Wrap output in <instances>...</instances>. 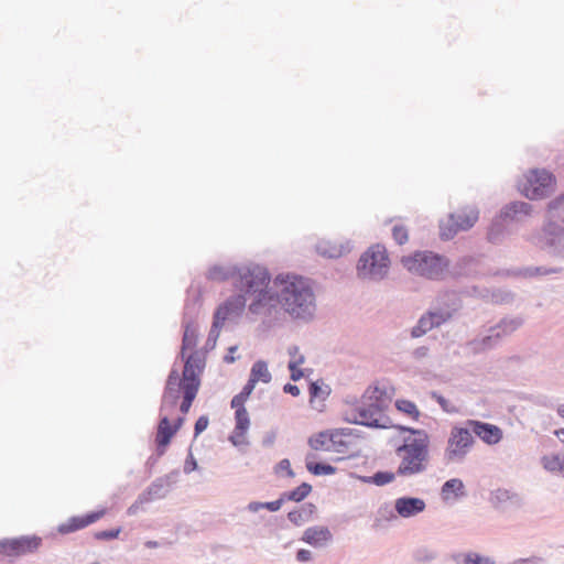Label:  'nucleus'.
I'll return each instance as SVG.
<instances>
[{
    "instance_id": "49530a36",
    "label": "nucleus",
    "mask_w": 564,
    "mask_h": 564,
    "mask_svg": "<svg viewBox=\"0 0 564 564\" xmlns=\"http://www.w3.org/2000/svg\"><path fill=\"white\" fill-rule=\"evenodd\" d=\"M224 318L223 317H213V323L210 330L207 336L206 345L214 347L216 345V341L219 337V332L221 327L224 326Z\"/></svg>"
},
{
    "instance_id": "6e6d98bb",
    "label": "nucleus",
    "mask_w": 564,
    "mask_h": 564,
    "mask_svg": "<svg viewBox=\"0 0 564 564\" xmlns=\"http://www.w3.org/2000/svg\"><path fill=\"white\" fill-rule=\"evenodd\" d=\"M274 471L275 474H280V471H285L286 473V476L289 478H293L295 476L292 467H291V463L288 458H283L281 459L274 467Z\"/></svg>"
},
{
    "instance_id": "052dcab7",
    "label": "nucleus",
    "mask_w": 564,
    "mask_h": 564,
    "mask_svg": "<svg viewBox=\"0 0 564 564\" xmlns=\"http://www.w3.org/2000/svg\"><path fill=\"white\" fill-rule=\"evenodd\" d=\"M288 519L290 522L297 527L305 523L304 518L302 517L301 512L297 509L290 511L288 513Z\"/></svg>"
},
{
    "instance_id": "37998d69",
    "label": "nucleus",
    "mask_w": 564,
    "mask_h": 564,
    "mask_svg": "<svg viewBox=\"0 0 564 564\" xmlns=\"http://www.w3.org/2000/svg\"><path fill=\"white\" fill-rule=\"evenodd\" d=\"M541 464L543 468L550 473H557L563 470L562 462L560 455L557 454L542 456Z\"/></svg>"
},
{
    "instance_id": "39448f33",
    "label": "nucleus",
    "mask_w": 564,
    "mask_h": 564,
    "mask_svg": "<svg viewBox=\"0 0 564 564\" xmlns=\"http://www.w3.org/2000/svg\"><path fill=\"white\" fill-rule=\"evenodd\" d=\"M401 263L409 272L432 281L443 280L451 264L447 257L431 250H417L402 257Z\"/></svg>"
},
{
    "instance_id": "ddd939ff",
    "label": "nucleus",
    "mask_w": 564,
    "mask_h": 564,
    "mask_svg": "<svg viewBox=\"0 0 564 564\" xmlns=\"http://www.w3.org/2000/svg\"><path fill=\"white\" fill-rule=\"evenodd\" d=\"M352 414L354 419L345 417V421L370 429H389L391 426L389 417L382 415L379 406H371L362 399L352 409Z\"/></svg>"
},
{
    "instance_id": "c85d7f7f",
    "label": "nucleus",
    "mask_w": 564,
    "mask_h": 564,
    "mask_svg": "<svg viewBox=\"0 0 564 564\" xmlns=\"http://www.w3.org/2000/svg\"><path fill=\"white\" fill-rule=\"evenodd\" d=\"M272 380V375L268 369V364L264 360H257L253 362L248 381L253 386L258 382L269 383Z\"/></svg>"
},
{
    "instance_id": "58836bf2",
    "label": "nucleus",
    "mask_w": 564,
    "mask_h": 564,
    "mask_svg": "<svg viewBox=\"0 0 564 564\" xmlns=\"http://www.w3.org/2000/svg\"><path fill=\"white\" fill-rule=\"evenodd\" d=\"M426 315L430 319V325L432 326V328H437L453 318L449 312L443 311L438 307L435 310L427 311Z\"/></svg>"
},
{
    "instance_id": "13d9d810",
    "label": "nucleus",
    "mask_w": 564,
    "mask_h": 564,
    "mask_svg": "<svg viewBox=\"0 0 564 564\" xmlns=\"http://www.w3.org/2000/svg\"><path fill=\"white\" fill-rule=\"evenodd\" d=\"M544 560L541 556L520 557L513 560L509 564H543Z\"/></svg>"
},
{
    "instance_id": "69168bd1",
    "label": "nucleus",
    "mask_w": 564,
    "mask_h": 564,
    "mask_svg": "<svg viewBox=\"0 0 564 564\" xmlns=\"http://www.w3.org/2000/svg\"><path fill=\"white\" fill-rule=\"evenodd\" d=\"M427 354H429V348L426 346H420L414 349L412 355L415 359H422V358L426 357Z\"/></svg>"
},
{
    "instance_id": "7c9ffc66",
    "label": "nucleus",
    "mask_w": 564,
    "mask_h": 564,
    "mask_svg": "<svg viewBox=\"0 0 564 564\" xmlns=\"http://www.w3.org/2000/svg\"><path fill=\"white\" fill-rule=\"evenodd\" d=\"M311 491L312 485L304 481L296 488L282 492L280 497L282 503L285 501L301 502L311 494Z\"/></svg>"
},
{
    "instance_id": "a19ab883",
    "label": "nucleus",
    "mask_w": 564,
    "mask_h": 564,
    "mask_svg": "<svg viewBox=\"0 0 564 564\" xmlns=\"http://www.w3.org/2000/svg\"><path fill=\"white\" fill-rule=\"evenodd\" d=\"M430 324H431L430 319H429L426 313H424L419 318L416 324L412 327V329H411V337L412 338H420V337L424 336L427 332L433 329Z\"/></svg>"
},
{
    "instance_id": "9d476101",
    "label": "nucleus",
    "mask_w": 564,
    "mask_h": 564,
    "mask_svg": "<svg viewBox=\"0 0 564 564\" xmlns=\"http://www.w3.org/2000/svg\"><path fill=\"white\" fill-rule=\"evenodd\" d=\"M556 184L555 176L545 169H533L521 184V193L529 199H542L549 196Z\"/></svg>"
},
{
    "instance_id": "393cba45",
    "label": "nucleus",
    "mask_w": 564,
    "mask_h": 564,
    "mask_svg": "<svg viewBox=\"0 0 564 564\" xmlns=\"http://www.w3.org/2000/svg\"><path fill=\"white\" fill-rule=\"evenodd\" d=\"M361 399L366 401L368 404L377 405L380 408V412L382 413L383 410L388 406L390 402V395L387 392V389L384 387L380 386H370L366 389L364 392Z\"/></svg>"
},
{
    "instance_id": "c756f323",
    "label": "nucleus",
    "mask_w": 564,
    "mask_h": 564,
    "mask_svg": "<svg viewBox=\"0 0 564 564\" xmlns=\"http://www.w3.org/2000/svg\"><path fill=\"white\" fill-rule=\"evenodd\" d=\"M449 494H454L456 499L466 495L465 485L462 479L451 478L442 485L441 496L443 501H447L449 499Z\"/></svg>"
},
{
    "instance_id": "aec40b11",
    "label": "nucleus",
    "mask_w": 564,
    "mask_h": 564,
    "mask_svg": "<svg viewBox=\"0 0 564 564\" xmlns=\"http://www.w3.org/2000/svg\"><path fill=\"white\" fill-rule=\"evenodd\" d=\"M176 434L172 427L170 415L160 412V420L156 426L154 444L158 445V455H164Z\"/></svg>"
},
{
    "instance_id": "c9c22d12",
    "label": "nucleus",
    "mask_w": 564,
    "mask_h": 564,
    "mask_svg": "<svg viewBox=\"0 0 564 564\" xmlns=\"http://www.w3.org/2000/svg\"><path fill=\"white\" fill-rule=\"evenodd\" d=\"M316 251L318 254L329 259L339 258L346 252L344 246H330L326 241L317 243Z\"/></svg>"
},
{
    "instance_id": "3c124183",
    "label": "nucleus",
    "mask_w": 564,
    "mask_h": 564,
    "mask_svg": "<svg viewBox=\"0 0 564 564\" xmlns=\"http://www.w3.org/2000/svg\"><path fill=\"white\" fill-rule=\"evenodd\" d=\"M328 442V430L322 431L308 438V445L316 451L324 448Z\"/></svg>"
},
{
    "instance_id": "1a4fd4ad",
    "label": "nucleus",
    "mask_w": 564,
    "mask_h": 564,
    "mask_svg": "<svg viewBox=\"0 0 564 564\" xmlns=\"http://www.w3.org/2000/svg\"><path fill=\"white\" fill-rule=\"evenodd\" d=\"M262 270L267 273L264 281H254L253 290L250 292H243L245 294L252 295L253 300L249 304V312L254 315L271 314V311L280 305L279 291H272L269 289L271 275L267 268L262 267Z\"/></svg>"
},
{
    "instance_id": "72a5a7b5",
    "label": "nucleus",
    "mask_w": 564,
    "mask_h": 564,
    "mask_svg": "<svg viewBox=\"0 0 564 564\" xmlns=\"http://www.w3.org/2000/svg\"><path fill=\"white\" fill-rule=\"evenodd\" d=\"M305 467L314 476H328L337 471L335 466L324 462H312L308 457L306 458Z\"/></svg>"
},
{
    "instance_id": "4c0bfd02",
    "label": "nucleus",
    "mask_w": 564,
    "mask_h": 564,
    "mask_svg": "<svg viewBox=\"0 0 564 564\" xmlns=\"http://www.w3.org/2000/svg\"><path fill=\"white\" fill-rule=\"evenodd\" d=\"M394 406L398 411L409 415L413 420H419L421 415V412L417 409L416 404L411 400L398 399L394 403Z\"/></svg>"
},
{
    "instance_id": "8fccbe9b",
    "label": "nucleus",
    "mask_w": 564,
    "mask_h": 564,
    "mask_svg": "<svg viewBox=\"0 0 564 564\" xmlns=\"http://www.w3.org/2000/svg\"><path fill=\"white\" fill-rule=\"evenodd\" d=\"M304 356H300L296 360L289 361L288 368L290 370V379L292 381H299L303 376V370L299 367L304 362Z\"/></svg>"
},
{
    "instance_id": "79ce46f5",
    "label": "nucleus",
    "mask_w": 564,
    "mask_h": 564,
    "mask_svg": "<svg viewBox=\"0 0 564 564\" xmlns=\"http://www.w3.org/2000/svg\"><path fill=\"white\" fill-rule=\"evenodd\" d=\"M254 387L256 386H253L250 381H247L241 391L231 399L230 406H245V403L251 395Z\"/></svg>"
},
{
    "instance_id": "dca6fc26",
    "label": "nucleus",
    "mask_w": 564,
    "mask_h": 564,
    "mask_svg": "<svg viewBox=\"0 0 564 564\" xmlns=\"http://www.w3.org/2000/svg\"><path fill=\"white\" fill-rule=\"evenodd\" d=\"M478 219V212L470 210L469 213L451 214L448 226L441 225V238L449 240L460 230L470 229Z\"/></svg>"
},
{
    "instance_id": "4468645a",
    "label": "nucleus",
    "mask_w": 564,
    "mask_h": 564,
    "mask_svg": "<svg viewBox=\"0 0 564 564\" xmlns=\"http://www.w3.org/2000/svg\"><path fill=\"white\" fill-rule=\"evenodd\" d=\"M540 248L564 261V226L544 223L539 237Z\"/></svg>"
},
{
    "instance_id": "4be33fe9",
    "label": "nucleus",
    "mask_w": 564,
    "mask_h": 564,
    "mask_svg": "<svg viewBox=\"0 0 564 564\" xmlns=\"http://www.w3.org/2000/svg\"><path fill=\"white\" fill-rule=\"evenodd\" d=\"M425 508V501L419 497L402 496L394 500V510L404 519L415 517L423 512Z\"/></svg>"
},
{
    "instance_id": "a211bd4d",
    "label": "nucleus",
    "mask_w": 564,
    "mask_h": 564,
    "mask_svg": "<svg viewBox=\"0 0 564 564\" xmlns=\"http://www.w3.org/2000/svg\"><path fill=\"white\" fill-rule=\"evenodd\" d=\"M466 424L470 426L473 436L476 435L488 445H496L502 440V430L498 425L478 420H467Z\"/></svg>"
},
{
    "instance_id": "5701e85b",
    "label": "nucleus",
    "mask_w": 564,
    "mask_h": 564,
    "mask_svg": "<svg viewBox=\"0 0 564 564\" xmlns=\"http://www.w3.org/2000/svg\"><path fill=\"white\" fill-rule=\"evenodd\" d=\"M313 547H324L333 541V534L327 527L314 525L307 528L301 539Z\"/></svg>"
},
{
    "instance_id": "b1692460",
    "label": "nucleus",
    "mask_w": 564,
    "mask_h": 564,
    "mask_svg": "<svg viewBox=\"0 0 564 564\" xmlns=\"http://www.w3.org/2000/svg\"><path fill=\"white\" fill-rule=\"evenodd\" d=\"M235 409V427L232 434L229 436V441L234 446H239L236 441V436H245L250 426V417L246 406H231Z\"/></svg>"
},
{
    "instance_id": "09e8293b",
    "label": "nucleus",
    "mask_w": 564,
    "mask_h": 564,
    "mask_svg": "<svg viewBox=\"0 0 564 564\" xmlns=\"http://www.w3.org/2000/svg\"><path fill=\"white\" fill-rule=\"evenodd\" d=\"M328 441L338 453H343V448L348 447V443L344 440L343 433L337 429L328 430Z\"/></svg>"
},
{
    "instance_id": "6ab92c4d",
    "label": "nucleus",
    "mask_w": 564,
    "mask_h": 564,
    "mask_svg": "<svg viewBox=\"0 0 564 564\" xmlns=\"http://www.w3.org/2000/svg\"><path fill=\"white\" fill-rule=\"evenodd\" d=\"M106 509H100L84 516L72 517L67 521L58 525V532L62 534H68L85 529L86 527L100 520L106 514Z\"/></svg>"
},
{
    "instance_id": "f3484780",
    "label": "nucleus",
    "mask_w": 564,
    "mask_h": 564,
    "mask_svg": "<svg viewBox=\"0 0 564 564\" xmlns=\"http://www.w3.org/2000/svg\"><path fill=\"white\" fill-rule=\"evenodd\" d=\"M178 476L180 470L174 469L164 476L158 477L148 487L147 494L143 492V502L166 497L173 486L177 482Z\"/></svg>"
},
{
    "instance_id": "2f4dec72",
    "label": "nucleus",
    "mask_w": 564,
    "mask_h": 564,
    "mask_svg": "<svg viewBox=\"0 0 564 564\" xmlns=\"http://www.w3.org/2000/svg\"><path fill=\"white\" fill-rule=\"evenodd\" d=\"M397 476V470H378L370 476L362 477V481L366 484H371L381 487L392 482Z\"/></svg>"
},
{
    "instance_id": "bf43d9fd",
    "label": "nucleus",
    "mask_w": 564,
    "mask_h": 564,
    "mask_svg": "<svg viewBox=\"0 0 564 564\" xmlns=\"http://www.w3.org/2000/svg\"><path fill=\"white\" fill-rule=\"evenodd\" d=\"M119 533H120V529L98 531L95 533V538L97 540H110V539L117 538L119 535Z\"/></svg>"
},
{
    "instance_id": "ea45409f",
    "label": "nucleus",
    "mask_w": 564,
    "mask_h": 564,
    "mask_svg": "<svg viewBox=\"0 0 564 564\" xmlns=\"http://www.w3.org/2000/svg\"><path fill=\"white\" fill-rule=\"evenodd\" d=\"M282 500L281 497L274 501H267V502H260V501H251L248 503L247 509L250 512H258L260 509H267L270 512H276L282 507Z\"/></svg>"
},
{
    "instance_id": "603ef678",
    "label": "nucleus",
    "mask_w": 564,
    "mask_h": 564,
    "mask_svg": "<svg viewBox=\"0 0 564 564\" xmlns=\"http://www.w3.org/2000/svg\"><path fill=\"white\" fill-rule=\"evenodd\" d=\"M392 238L397 245L402 246L409 240V232L405 226L397 224L392 227Z\"/></svg>"
},
{
    "instance_id": "2eb2a0df",
    "label": "nucleus",
    "mask_w": 564,
    "mask_h": 564,
    "mask_svg": "<svg viewBox=\"0 0 564 564\" xmlns=\"http://www.w3.org/2000/svg\"><path fill=\"white\" fill-rule=\"evenodd\" d=\"M42 545V539L36 535H22L0 540V555L20 557L36 552Z\"/></svg>"
},
{
    "instance_id": "f704fd0d",
    "label": "nucleus",
    "mask_w": 564,
    "mask_h": 564,
    "mask_svg": "<svg viewBox=\"0 0 564 564\" xmlns=\"http://www.w3.org/2000/svg\"><path fill=\"white\" fill-rule=\"evenodd\" d=\"M330 387L325 384L323 380L311 381L308 384V393L311 403L315 399L325 400L330 394Z\"/></svg>"
},
{
    "instance_id": "680f3d73",
    "label": "nucleus",
    "mask_w": 564,
    "mask_h": 564,
    "mask_svg": "<svg viewBox=\"0 0 564 564\" xmlns=\"http://www.w3.org/2000/svg\"><path fill=\"white\" fill-rule=\"evenodd\" d=\"M295 557L299 562H308L312 560V552L306 549H299Z\"/></svg>"
},
{
    "instance_id": "20e7f679",
    "label": "nucleus",
    "mask_w": 564,
    "mask_h": 564,
    "mask_svg": "<svg viewBox=\"0 0 564 564\" xmlns=\"http://www.w3.org/2000/svg\"><path fill=\"white\" fill-rule=\"evenodd\" d=\"M265 272L262 265L248 264V265H220L215 264L210 267L206 273V278L213 282H225L234 280V286L241 292H250L257 283L254 281H264Z\"/></svg>"
},
{
    "instance_id": "412c9836",
    "label": "nucleus",
    "mask_w": 564,
    "mask_h": 564,
    "mask_svg": "<svg viewBox=\"0 0 564 564\" xmlns=\"http://www.w3.org/2000/svg\"><path fill=\"white\" fill-rule=\"evenodd\" d=\"M247 295L243 292L239 291V293L229 296L225 302H223L215 311V317H223L224 323L231 316H240L247 304Z\"/></svg>"
},
{
    "instance_id": "7ed1b4c3",
    "label": "nucleus",
    "mask_w": 564,
    "mask_h": 564,
    "mask_svg": "<svg viewBox=\"0 0 564 564\" xmlns=\"http://www.w3.org/2000/svg\"><path fill=\"white\" fill-rule=\"evenodd\" d=\"M394 454L400 458L397 467L399 477H411L422 474L427 468L430 454V436L417 438L402 437L394 446Z\"/></svg>"
},
{
    "instance_id": "5fc2aeb1",
    "label": "nucleus",
    "mask_w": 564,
    "mask_h": 564,
    "mask_svg": "<svg viewBox=\"0 0 564 564\" xmlns=\"http://www.w3.org/2000/svg\"><path fill=\"white\" fill-rule=\"evenodd\" d=\"M209 424V417L207 415H200L194 424V438L198 437Z\"/></svg>"
},
{
    "instance_id": "a18cd8bd",
    "label": "nucleus",
    "mask_w": 564,
    "mask_h": 564,
    "mask_svg": "<svg viewBox=\"0 0 564 564\" xmlns=\"http://www.w3.org/2000/svg\"><path fill=\"white\" fill-rule=\"evenodd\" d=\"M473 263V258L470 257H464L459 259L456 264L453 267L452 275L454 278L459 276H469L470 272L468 267Z\"/></svg>"
},
{
    "instance_id": "e433bc0d",
    "label": "nucleus",
    "mask_w": 564,
    "mask_h": 564,
    "mask_svg": "<svg viewBox=\"0 0 564 564\" xmlns=\"http://www.w3.org/2000/svg\"><path fill=\"white\" fill-rule=\"evenodd\" d=\"M460 557L462 555L454 556V560L457 564H496L492 558L482 556L475 552L464 554L462 561Z\"/></svg>"
},
{
    "instance_id": "a878e982",
    "label": "nucleus",
    "mask_w": 564,
    "mask_h": 564,
    "mask_svg": "<svg viewBox=\"0 0 564 564\" xmlns=\"http://www.w3.org/2000/svg\"><path fill=\"white\" fill-rule=\"evenodd\" d=\"M544 223H553L564 226V194H561L549 202Z\"/></svg>"
},
{
    "instance_id": "bb28decb",
    "label": "nucleus",
    "mask_w": 564,
    "mask_h": 564,
    "mask_svg": "<svg viewBox=\"0 0 564 564\" xmlns=\"http://www.w3.org/2000/svg\"><path fill=\"white\" fill-rule=\"evenodd\" d=\"M491 505L498 509L501 508L507 502L519 505L521 502V497L509 489L506 488H498L490 492L489 498Z\"/></svg>"
},
{
    "instance_id": "338daca9",
    "label": "nucleus",
    "mask_w": 564,
    "mask_h": 564,
    "mask_svg": "<svg viewBox=\"0 0 564 564\" xmlns=\"http://www.w3.org/2000/svg\"><path fill=\"white\" fill-rule=\"evenodd\" d=\"M238 349L237 346H230L228 348V352L224 356V362L226 364H232L236 360V357L234 356V352Z\"/></svg>"
},
{
    "instance_id": "de8ad7c7",
    "label": "nucleus",
    "mask_w": 564,
    "mask_h": 564,
    "mask_svg": "<svg viewBox=\"0 0 564 564\" xmlns=\"http://www.w3.org/2000/svg\"><path fill=\"white\" fill-rule=\"evenodd\" d=\"M436 557L437 553L427 546H420L413 552V558L419 563H429Z\"/></svg>"
},
{
    "instance_id": "0e129e2a",
    "label": "nucleus",
    "mask_w": 564,
    "mask_h": 564,
    "mask_svg": "<svg viewBox=\"0 0 564 564\" xmlns=\"http://www.w3.org/2000/svg\"><path fill=\"white\" fill-rule=\"evenodd\" d=\"M162 456L163 455H158V445H155L153 454L147 459V467L152 469Z\"/></svg>"
},
{
    "instance_id": "f257e3e1",
    "label": "nucleus",
    "mask_w": 564,
    "mask_h": 564,
    "mask_svg": "<svg viewBox=\"0 0 564 564\" xmlns=\"http://www.w3.org/2000/svg\"><path fill=\"white\" fill-rule=\"evenodd\" d=\"M203 372L204 364L196 355L188 358L182 373L174 365L165 380L160 412L170 415L178 405L181 413L187 414L198 394Z\"/></svg>"
},
{
    "instance_id": "f03ea898",
    "label": "nucleus",
    "mask_w": 564,
    "mask_h": 564,
    "mask_svg": "<svg viewBox=\"0 0 564 564\" xmlns=\"http://www.w3.org/2000/svg\"><path fill=\"white\" fill-rule=\"evenodd\" d=\"M280 284V306L292 319L310 322L316 311L315 293L310 281L295 274H279L274 281Z\"/></svg>"
},
{
    "instance_id": "423d86ee",
    "label": "nucleus",
    "mask_w": 564,
    "mask_h": 564,
    "mask_svg": "<svg viewBox=\"0 0 564 564\" xmlns=\"http://www.w3.org/2000/svg\"><path fill=\"white\" fill-rule=\"evenodd\" d=\"M531 213L532 205L527 202L513 200L506 204L492 218L488 227L487 240L492 245H500L509 235V223L520 221L522 217L530 216Z\"/></svg>"
},
{
    "instance_id": "9b49d317",
    "label": "nucleus",
    "mask_w": 564,
    "mask_h": 564,
    "mask_svg": "<svg viewBox=\"0 0 564 564\" xmlns=\"http://www.w3.org/2000/svg\"><path fill=\"white\" fill-rule=\"evenodd\" d=\"M523 321L520 317L502 318L488 330V335L473 339L469 345L474 352L480 354L497 347L503 336H508L517 330Z\"/></svg>"
},
{
    "instance_id": "4d7b16f0",
    "label": "nucleus",
    "mask_w": 564,
    "mask_h": 564,
    "mask_svg": "<svg viewBox=\"0 0 564 564\" xmlns=\"http://www.w3.org/2000/svg\"><path fill=\"white\" fill-rule=\"evenodd\" d=\"M197 468H198L197 460L195 459L192 452L189 451L188 455L184 462L183 470L185 474H191L192 471L196 470Z\"/></svg>"
},
{
    "instance_id": "0eeeda50",
    "label": "nucleus",
    "mask_w": 564,
    "mask_h": 564,
    "mask_svg": "<svg viewBox=\"0 0 564 564\" xmlns=\"http://www.w3.org/2000/svg\"><path fill=\"white\" fill-rule=\"evenodd\" d=\"M390 267L387 249L382 245L369 247L359 258L357 274L361 279L380 281L386 278Z\"/></svg>"
},
{
    "instance_id": "774afa93",
    "label": "nucleus",
    "mask_w": 564,
    "mask_h": 564,
    "mask_svg": "<svg viewBox=\"0 0 564 564\" xmlns=\"http://www.w3.org/2000/svg\"><path fill=\"white\" fill-rule=\"evenodd\" d=\"M275 441V433L274 432H270L268 433L263 440H262V445L264 447H270Z\"/></svg>"
},
{
    "instance_id": "e2e57ef3",
    "label": "nucleus",
    "mask_w": 564,
    "mask_h": 564,
    "mask_svg": "<svg viewBox=\"0 0 564 564\" xmlns=\"http://www.w3.org/2000/svg\"><path fill=\"white\" fill-rule=\"evenodd\" d=\"M283 392L291 394L292 397H299L301 393L300 388L296 384L290 382L283 386Z\"/></svg>"
},
{
    "instance_id": "cd10ccee",
    "label": "nucleus",
    "mask_w": 564,
    "mask_h": 564,
    "mask_svg": "<svg viewBox=\"0 0 564 564\" xmlns=\"http://www.w3.org/2000/svg\"><path fill=\"white\" fill-rule=\"evenodd\" d=\"M438 308L449 312L452 317L462 307V299L455 291H446L437 297Z\"/></svg>"
},
{
    "instance_id": "f8f14e48",
    "label": "nucleus",
    "mask_w": 564,
    "mask_h": 564,
    "mask_svg": "<svg viewBox=\"0 0 564 564\" xmlns=\"http://www.w3.org/2000/svg\"><path fill=\"white\" fill-rule=\"evenodd\" d=\"M475 438L471 434L470 426L454 425L447 440L444 456L447 462L462 463L470 452Z\"/></svg>"
},
{
    "instance_id": "473e14b6",
    "label": "nucleus",
    "mask_w": 564,
    "mask_h": 564,
    "mask_svg": "<svg viewBox=\"0 0 564 564\" xmlns=\"http://www.w3.org/2000/svg\"><path fill=\"white\" fill-rule=\"evenodd\" d=\"M564 269L561 267H524L520 270V274L524 278H535L541 275H549V274H557L561 273Z\"/></svg>"
},
{
    "instance_id": "864d4df0",
    "label": "nucleus",
    "mask_w": 564,
    "mask_h": 564,
    "mask_svg": "<svg viewBox=\"0 0 564 564\" xmlns=\"http://www.w3.org/2000/svg\"><path fill=\"white\" fill-rule=\"evenodd\" d=\"M393 427L395 430H398L400 433H409V435L406 437H410V438H417V437H423V436L429 435L427 432L422 429H415V427L400 425V424L393 425Z\"/></svg>"
},
{
    "instance_id": "c03bdc74",
    "label": "nucleus",
    "mask_w": 564,
    "mask_h": 564,
    "mask_svg": "<svg viewBox=\"0 0 564 564\" xmlns=\"http://www.w3.org/2000/svg\"><path fill=\"white\" fill-rule=\"evenodd\" d=\"M431 399H433L441 409L448 414H455L458 413V408L452 403L449 400H447L444 395H442L437 391H431L430 392Z\"/></svg>"
},
{
    "instance_id": "6e6552de",
    "label": "nucleus",
    "mask_w": 564,
    "mask_h": 564,
    "mask_svg": "<svg viewBox=\"0 0 564 564\" xmlns=\"http://www.w3.org/2000/svg\"><path fill=\"white\" fill-rule=\"evenodd\" d=\"M192 310H194V306L191 308L188 304L185 305L182 318L183 337L177 359H181L184 362V367H186L188 358L196 355L203 361L205 368V356L198 350H195L198 339V324Z\"/></svg>"
}]
</instances>
